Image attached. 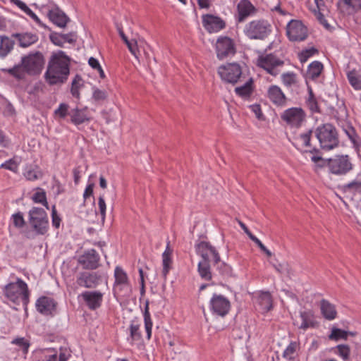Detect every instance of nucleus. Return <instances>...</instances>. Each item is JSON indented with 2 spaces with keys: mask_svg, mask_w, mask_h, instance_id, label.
<instances>
[{
  "mask_svg": "<svg viewBox=\"0 0 361 361\" xmlns=\"http://www.w3.org/2000/svg\"><path fill=\"white\" fill-rule=\"evenodd\" d=\"M252 84L253 80L252 78H250L243 85L235 87V92L236 93V94L241 97L242 98L247 99L251 96L252 93Z\"/></svg>",
  "mask_w": 361,
  "mask_h": 361,
  "instance_id": "29",
  "label": "nucleus"
},
{
  "mask_svg": "<svg viewBox=\"0 0 361 361\" xmlns=\"http://www.w3.org/2000/svg\"><path fill=\"white\" fill-rule=\"evenodd\" d=\"M130 336L128 338V341L133 345L135 341H139L142 338V334L140 331V324L132 321L129 326Z\"/></svg>",
  "mask_w": 361,
  "mask_h": 361,
  "instance_id": "32",
  "label": "nucleus"
},
{
  "mask_svg": "<svg viewBox=\"0 0 361 361\" xmlns=\"http://www.w3.org/2000/svg\"><path fill=\"white\" fill-rule=\"evenodd\" d=\"M71 357L70 351L66 348H60V353L59 355V361H68Z\"/></svg>",
  "mask_w": 361,
  "mask_h": 361,
  "instance_id": "62",
  "label": "nucleus"
},
{
  "mask_svg": "<svg viewBox=\"0 0 361 361\" xmlns=\"http://www.w3.org/2000/svg\"><path fill=\"white\" fill-rule=\"evenodd\" d=\"M281 118L292 127L293 126V107L284 111L281 116Z\"/></svg>",
  "mask_w": 361,
  "mask_h": 361,
  "instance_id": "47",
  "label": "nucleus"
},
{
  "mask_svg": "<svg viewBox=\"0 0 361 361\" xmlns=\"http://www.w3.org/2000/svg\"><path fill=\"white\" fill-rule=\"evenodd\" d=\"M283 61L281 60L276 54L261 55L257 59V66L274 76H276L279 74V71L276 68L283 65Z\"/></svg>",
  "mask_w": 361,
  "mask_h": 361,
  "instance_id": "10",
  "label": "nucleus"
},
{
  "mask_svg": "<svg viewBox=\"0 0 361 361\" xmlns=\"http://www.w3.org/2000/svg\"><path fill=\"white\" fill-rule=\"evenodd\" d=\"M24 176L27 180L33 181L40 178L42 176V173L37 169H30L26 170Z\"/></svg>",
  "mask_w": 361,
  "mask_h": 361,
  "instance_id": "46",
  "label": "nucleus"
},
{
  "mask_svg": "<svg viewBox=\"0 0 361 361\" xmlns=\"http://www.w3.org/2000/svg\"><path fill=\"white\" fill-rule=\"evenodd\" d=\"M11 2L16 5L19 8H20L23 11H24L27 16H29L39 26L48 28V27L44 25L40 19L37 17V16L26 5L25 3L23 2L20 0H10Z\"/></svg>",
  "mask_w": 361,
  "mask_h": 361,
  "instance_id": "27",
  "label": "nucleus"
},
{
  "mask_svg": "<svg viewBox=\"0 0 361 361\" xmlns=\"http://www.w3.org/2000/svg\"><path fill=\"white\" fill-rule=\"evenodd\" d=\"M98 206L99 209L102 221H104L106 216V203L103 195H100L98 198Z\"/></svg>",
  "mask_w": 361,
  "mask_h": 361,
  "instance_id": "54",
  "label": "nucleus"
},
{
  "mask_svg": "<svg viewBox=\"0 0 361 361\" xmlns=\"http://www.w3.org/2000/svg\"><path fill=\"white\" fill-rule=\"evenodd\" d=\"M258 300L264 311L268 312L272 308V299L269 292L262 293L259 296Z\"/></svg>",
  "mask_w": 361,
  "mask_h": 361,
  "instance_id": "36",
  "label": "nucleus"
},
{
  "mask_svg": "<svg viewBox=\"0 0 361 361\" xmlns=\"http://www.w3.org/2000/svg\"><path fill=\"white\" fill-rule=\"evenodd\" d=\"M115 288L120 290L129 286V281L126 272H114Z\"/></svg>",
  "mask_w": 361,
  "mask_h": 361,
  "instance_id": "33",
  "label": "nucleus"
},
{
  "mask_svg": "<svg viewBox=\"0 0 361 361\" xmlns=\"http://www.w3.org/2000/svg\"><path fill=\"white\" fill-rule=\"evenodd\" d=\"M99 281L96 272H82L78 278V284L85 288L95 287Z\"/></svg>",
  "mask_w": 361,
  "mask_h": 361,
  "instance_id": "21",
  "label": "nucleus"
},
{
  "mask_svg": "<svg viewBox=\"0 0 361 361\" xmlns=\"http://www.w3.org/2000/svg\"><path fill=\"white\" fill-rule=\"evenodd\" d=\"M202 23L209 32H219L226 26L225 22L221 18L210 14L203 16Z\"/></svg>",
  "mask_w": 361,
  "mask_h": 361,
  "instance_id": "17",
  "label": "nucleus"
},
{
  "mask_svg": "<svg viewBox=\"0 0 361 361\" xmlns=\"http://www.w3.org/2000/svg\"><path fill=\"white\" fill-rule=\"evenodd\" d=\"M82 85H83L82 78L80 75L77 74L72 81L71 90V94L74 97L79 98V97H80L79 89Z\"/></svg>",
  "mask_w": 361,
  "mask_h": 361,
  "instance_id": "41",
  "label": "nucleus"
},
{
  "mask_svg": "<svg viewBox=\"0 0 361 361\" xmlns=\"http://www.w3.org/2000/svg\"><path fill=\"white\" fill-rule=\"evenodd\" d=\"M13 225L17 228H23L25 224L23 214L18 212L13 216Z\"/></svg>",
  "mask_w": 361,
  "mask_h": 361,
  "instance_id": "53",
  "label": "nucleus"
},
{
  "mask_svg": "<svg viewBox=\"0 0 361 361\" xmlns=\"http://www.w3.org/2000/svg\"><path fill=\"white\" fill-rule=\"evenodd\" d=\"M293 19L290 20L288 23V24L286 25V36L288 37L289 40L291 41V42L293 41Z\"/></svg>",
  "mask_w": 361,
  "mask_h": 361,
  "instance_id": "61",
  "label": "nucleus"
},
{
  "mask_svg": "<svg viewBox=\"0 0 361 361\" xmlns=\"http://www.w3.org/2000/svg\"><path fill=\"white\" fill-rule=\"evenodd\" d=\"M293 353V343L290 342L287 348L284 350L283 356L286 358L292 359L291 355Z\"/></svg>",
  "mask_w": 361,
  "mask_h": 361,
  "instance_id": "64",
  "label": "nucleus"
},
{
  "mask_svg": "<svg viewBox=\"0 0 361 361\" xmlns=\"http://www.w3.org/2000/svg\"><path fill=\"white\" fill-rule=\"evenodd\" d=\"M320 309L323 317L327 320H333L336 317L337 312L335 306L328 300L322 299L320 302Z\"/></svg>",
  "mask_w": 361,
  "mask_h": 361,
  "instance_id": "25",
  "label": "nucleus"
},
{
  "mask_svg": "<svg viewBox=\"0 0 361 361\" xmlns=\"http://www.w3.org/2000/svg\"><path fill=\"white\" fill-rule=\"evenodd\" d=\"M345 133H346L348 137L353 144V146L356 149H359L361 147V139L359 135L357 134L355 128L351 126H348L345 129H344Z\"/></svg>",
  "mask_w": 361,
  "mask_h": 361,
  "instance_id": "35",
  "label": "nucleus"
},
{
  "mask_svg": "<svg viewBox=\"0 0 361 361\" xmlns=\"http://www.w3.org/2000/svg\"><path fill=\"white\" fill-rule=\"evenodd\" d=\"M244 32L251 39L263 40L271 32V25L267 20H254L245 25Z\"/></svg>",
  "mask_w": 361,
  "mask_h": 361,
  "instance_id": "6",
  "label": "nucleus"
},
{
  "mask_svg": "<svg viewBox=\"0 0 361 361\" xmlns=\"http://www.w3.org/2000/svg\"><path fill=\"white\" fill-rule=\"evenodd\" d=\"M56 303L55 300L49 297L42 296L36 301L37 310L44 315L51 314L56 308Z\"/></svg>",
  "mask_w": 361,
  "mask_h": 361,
  "instance_id": "18",
  "label": "nucleus"
},
{
  "mask_svg": "<svg viewBox=\"0 0 361 361\" xmlns=\"http://www.w3.org/2000/svg\"><path fill=\"white\" fill-rule=\"evenodd\" d=\"M145 328L147 334V338L149 340L152 336V322L149 312L148 305H146L144 312Z\"/></svg>",
  "mask_w": 361,
  "mask_h": 361,
  "instance_id": "42",
  "label": "nucleus"
},
{
  "mask_svg": "<svg viewBox=\"0 0 361 361\" xmlns=\"http://www.w3.org/2000/svg\"><path fill=\"white\" fill-rule=\"evenodd\" d=\"M315 16L318 21L322 24L326 30H331V25L328 23L327 20L325 19L324 16L320 11H314Z\"/></svg>",
  "mask_w": 361,
  "mask_h": 361,
  "instance_id": "57",
  "label": "nucleus"
},
{
  "mask_svg": "<svg viewBox=\"0 0 361 361\" xmlns=\"http://www.w3.org/2000/svg\"><path fill=\"white\" fill-rule=\"evenodd\" d=\"M12 344H14L18 347L19 350H22L23 354L26 355L28 352L30 346V341L25 338H16L11 341Z\"/></svg>",
  "mask_w": 361,
  "mask_h": 361,
  "instance_id": "40",
  "label": "nucleus"
},
{
  "mask_svg": "<svg viewBox=\"0 0 361 361\" xmlns=\"http://www.w3.org/2000/svg\"><path fill=\"white\" fill-rule=\"evenodd\" d=\"M63 43L75 44L77 41V35L75 32H71L67 34H62Z\"/></svg>",
  "mask_w": 361,
  "mask_h": 361,
  "instance_id": "56",
  "label": "nucleus"
},
{
  "mask_svg": "<svg viewBox=\"0 0 361 361\" xmlns=\"http://www.w3.org/2000/svg\"><path fill=\"white\" fill-rule=\"evenodd\" d=\"M306 103H307L308 108L312 113H314V112L319 113L320 112L317 99L307 100Z\"/></svg>",
  "mask_w": 361,
  "mask_h": 361,
  "instance_id": "59",
  "label": "nucleus"
},
{
  "mask_svg": "<svg viewBox=\"0 0 361 361\" xmlns=\"http://www.w3.org/2000/svg\"><path fill=\"white\" fill-rule=\"evenodd\" d=\"M308 36L307 28L300 20H295V41H304Z\"/></svg>",
  "mask_w": 361,
  "mask_h": 361,
  "instance_id": "31",
  "label": "nucleus"
},
{
  "mask_svg": "<svg viewBox=\"0 0 361 361\" xmlns=\"http://www.w3.org/2000/svg\"><path fill=\"white\" fill-rule=\"evenodd\" d=\"M282 81L286 86L290 87L293 83V73H287L282 75Z\"/></svg>",
  "mask_w": 361,
  "mask_h": 361,
  "instance_id": "58",
  "label": "nucleus"
},
{
  "mask_svg": "<svg viewBox=\"0 0 361 361\" xmlns=\"http://www.w3.org/2000/svg\"><path fill=\"white\" fill-rule=\"evenodd\" d=\"M256 8L249 0H240L237 5L236 20L238 23L244 22L249 16L254 15Z\"/></svg>",
  "mask_w": 361,
  "mask_h": 361,
  "instance_id": "15",
  "label": "nucleus"
},
{
  "mask_svg": "<svg viewBox=\"0 0 361 361\" xmlns=\"http://www.w3.org/2000/svg\"><path fill=\"white\" fill-rule=\"evenodd\" d=\"M218 74L224 82L235 84L242 75V68L237 63H227L219 67Z\"/></svg>",
  "mask_w": 361,
  "mask_h": 361,
  "instance_id": "9",
  "label": "nucleus"
},
{
  "mask_svg": "<svg viewBox=\"0 0 361 361\" xmlns=\"http://www.w3.org/2000/svg\"><path fill=\"white\" fill-rule=\"evenodd\" d=\"M37 192L32 197V200L35 203H40L49 209V205L47 200V195L44 189L41 188H36Z\"/></svg>",
  "mask_w": 361,
  "mask_h": 361,
  "instance_id": "37",
  "label": "nucleus"
},
{
  "mask_svg": "<svg viewBox=\"0 0 361 361\" xmlns=\"http://www.w3.org/2000/svg\"><path fill=\"white\" fill-rule=\"evenodd\" d=\"M300 317L302 320L298 328L300 329L306 330L309 328H315L318 323L315 319L314 312L311 310H306L300 312Z\"/></svg>",
  "mask_w": 361,
  "mask_h": 361,
  "instance_id": "20",
  "label": "nucleus"
},
{
  "mask_svg": "<svg viewBox=\"0 0 361 361\" xmlns=\"http://www.w3.org/2000/svg\"><path fill=\"white\" fill-rule=\"evenodd\" d=\"M49 20L59 27H65L70 19L66 14L58 7L52 8L48 12Z\"/></svg>",
  "mask_w": 361,
  "mask_h": 361,
  "instance_id": "19",
  "label": "nucleus"
},
{
  "mask_svg": "<svg viewBox=\"0 0 361 361\" xmlns=\"http://www.w3.org/2000/svg\"><path fill=\"white\" fill-rule=\"evenodd\" d=\"M69 106L67 104L61 103L59 104L58 109L54 111L55 117H59L61 119L65 118L68 115H69L68 112Z\"/></svg>",
  "mask_w": 361,
  "mask_h": 361,
  "instance_id": "45",
  "label": "nucleus"
},
{
  "mask_svg": "<svg viewBox=\"0 0 361 361\" xmlns=\"http://www.w3.org/2000/svg\"><path fill=\"white\" fill-rule=\"evenodd\" d=\"M336 353L345 360H347L350 355V348L347 345H338L336 346Z\"/></svg>",
  "mask_w": 361,
  "mask_h": 361,
  "instance_id": "49",
  "label": "nucleus"
},
{
  "mask_svg": "<svg viewBox=\"0 0 361 361\" xmlns=\"http://www.w3.org/2000/svg\"><path fill=\"white\" fill-rule=\"evenodd\" d=\"M0 57L5 58L13 49L15 41L6 35L0 36Z\"/></svg>",
  "mask_w": 361,
  "mask_h": 361,
  "instance_id": "28",
  "label": "nucleus"
},
{
  "mask_svg": "<svg viewBox=\"0 0 361 361\" xmlns=\"http://www.w3.org/2000/svg\"><path fill=\"white\" fill-rule=\"evenodd\" d=\"M348 336V331L338 329L332 328L331 333L329 336L330 340L338 341L340 339H346Z\"/></svg>",
  "mask_w": 361,
  "mask_h": 361,
  "instance_id": "44",
  "label": "nucleus"
},
{
  "mask_svg": "<svg viewBox=\"0 0 361 361\" xmlns=\"http://www.w3.org/2000/svg\"><path fill=\"white\" fill-rule=\"evenodd\" d=\"M327 166L329 171L336 175H345L353 169L348 155H336L329 159Z\"/></svg>",
  "mask_w": 361,
  "mask_h": 361,
  "instance_id": "8",
  "label": "nucleus"
},
{
  "mask_svg": "<svg viewBox=\"0 0 361 361\" xmlns=\"http://www.w3.org/2000/svg\"><path fill=\"white\" fill-rule=\"evenodd\" d=\"M70 58L63 51L53 52L47 65L44 78L50 85L63 84L70 74Z\"/></svg>",
  "mask_w": 361,
  "mask_h": 361,
  "instance_id": "2",
  "label": "nucleus"
},
{
  "mask_svg": "<svg viewBox=\"0 0 361 361\" xmlns=\"http://www.w3.org/2000/svg\"><path fill=\"white\" fill-rule=\"evenodd\" d=\"M5 297L15 304L22 302L26 308L29 302L30 292L27 284L21 279H17L5 286L4 290Z\"/></svg>",
  "mask_w": 361,
  "mask_h": 361,
  "instance_id": "4",
  "label": "nucleus"
},
{
  "mask_svg": "<svg viewBox=\"0 0 361 361\" xmlns=\"http://www.w3.org/2000/svg\"><path fill=\"white\" fill-rule=\"evenodd\" d=\"M347 78L350 85L355 90H361V74L353 70L347 73Z\"/></svg>",
  "mask_w": 361,
  "mask_h": 361,
  "instance_id": "34",
  "label": "nucleus"
},
{
  "mask_svg": "<svg viewBox=\"0 0 361 361\" xmlns=\"http://www.w3.org/2000/svg\"><path fill=\"white\" fill-rule=\"evenodd\" d=\"M315 136L318 139L322 149L329 151L338 147L339 138L336 127L331 123H324L315 130Z\"/></svg>",
  "mask_w": 361,
  "mask_h": 361,
  "instance_id": "5",
  "label": "nucleus"
},
{
  "mask_svg": "<svg viewBox=\"0 0 361 361\" xmlns=\"http://www.w3.org/2000/svg\"><path fill=\"white\" fill-rule=\"evenodd\" d=\"M51 218H52L53 226L55 227L56 228H59L60 226L61 219L59 216V215H58V214H57V211L56 209L55 205L52 206Z\"/></svg>",
  "mask_w": 361,
  "mask_h": 361,
  "instance_id": "55",
  "label": "nucleus"
},
{
  "mask_svg": "<svg viewBox=\"0 0 361 361\" xmlns=\"http://www.w3.org/2000/svg\"><path fill=\"white\" fill-rule=\"evenodd\" d=\"M305 113L301 108L295 107V127H300L305 118Z\"/></svg>",
  "mask_w": 361,
  "mask_h": 361,
  "instance_id": "48",
  "label": "nucleus"
},
{
  "mask_svg": "<svg viewBox=\"0 0 361 361\" xmlns=\"http://www.w3.org/2000/svg\"><path fill=\"white\" fill-rule=\"evenodd\" d=\"M30 224L34 231L40 235L45 234L49 228V221L46 211L39 207H33L29 212Z\"/></svg>",
  "mask_w": 361,
  "mask_h": 361,
  "instance_id": "7",
  "label": "nucleus"
},
{
  "mask_svg": "<svg viewBox=\"0 0 361 361\" xmlns=\"http://www.w3.org/2000/svg\"><path fill=\"white\" fill-rule=\"evenodd\" d=\"M231 304L227 298L214 293L209 302V309L213 314L220 317L226 316L230 310Z\"/></svg>",
  "mask_w": 361,
  "mask_h": 361,
  "instance_id": "11",
  "label": "nucleus"
},
{
  "mask_svg": "<svg viewBox=\"0 0 361 361\" xmlns=\"http://www.w3.org/2000/svg\"><path fill=\"white\" fill-rule=\"evenodd\" d=\"M341 2L355 11L361 10V0H339L337 5L339 6Z\"/></svg>",
  "mask_w": 361,
  "mask_h": 361,
  "instance_id": "50",
  "label": "nucleus"
},
{
  "mask_svg": "<svg viewBox=\"0 0 361 361\" xmlns=\"http://www.w3.org/2000/svg\"><path fill=\"white\" fill-rule=\"evenodd\" d=\"M268 98L277 106H284L286 102V97L281 88L276 85H271L267 91Z\"/></svg>",
  "mask_w": 361,
  "mask_h": 361,
  "instance_id": "23",
  "label": "nucleus"
},
{
  "mask_svg": "<svg viewBox=\"0 0 361 361\" xmlns=\"http://www.w3.org/2000/svg\"><path fill=\"white\" fill-rule=\"evenodd\" d=\"M195 250L202 258L198 262L197 271H210L212 267L222 271L231 269L230 265L221 260L218 251L209 242L200 241L197 243Z\"/></svg>",
  "mask_w": 361,
  "mask_h": 361,
  "instance_id": "3",
  "label": "nucleus"
},
{
  "mask_svg": "<svg viewBox=\"0 0 361 361\" xmlns=\"http://www.w3.org/2000/svg\"><path fill=\"white\" fill-rule=\"evenodd\" d=\"M312 130H309L306 133L301 134L298 138L297 145L301 147H311L310 140L312 136Z\"/></svg>",
  "mask_w": 361,
  "mask_h": 361,
  "instance_id": "43",
  "label": "nucleus"
},
{
  "mask_svg": "<svg viewBox=\"0 0 361 361\" xmlns=\"http://www.w3.org/2000/svg\"><path fill=\"white\" fill-rule=\"evenodd\" d=\"M319 50L315 47H311L309 49H305L302 51L299 52L298 57L301 63L306 62L310 57L317 54Z\"/></svg>",
  "mask_w": 361,
  "mask_h": 361,
  "instance_id": "39",
  "label": "nucleus"
},
{
  "mask_svg": "<svg viewBox=\"0 0 361 361\" xmlns=\"http://www.w3.org/2000/svg\"><path fill=\"white\" fill-rule=\"evenodd\" d=\"M71 121L75 126H79L90 121V117L87 113V108L72 109L69 114Z\"/></svg>",
  "mask_w": 361,
  "mask_h": 361,
  "instance_id": "22",
  "label": "nucleus"
},
{
  "mask_svg": "<svg viewBox=\"0 0 361 361\" xmlns=\"http://www.w3.org/2000/svg\"><path fill=\"white\" fill-rule=\"evenodd\" d=\"M94 183H90V184H88L87 185V187H86V188L85 190L84 194H83L84 200H83L82 205H85V200H86L87 198H88L89 197L93 195V188H94Z\"/></svg>",
  "mask_w": 361,
  "mask_h": 361,
  "instance_id": "60",
  "label": "nucleus"
},
{
  "mask_svg": "<svg viewBox=\"0 0 361 361\" xmlns=\"http://www.w3.org/2000/svg\"><path fill=\"white\" fill-rule=\"evenodd\" d=\"M45 58L39 51H31L21 58L20 62L10 68L2 69L18 80L25 78L26 75H39L44 66Z\"/></svg>",
  "mask_w": 361,
  "mask_h": 361,
  "instance_id": "1",
  "label": "nucleus"
},
{
  "mask_svg": "<svg viewBox=\"0 0 361 361\" xmlns=\"http://www.w3.org/2000/svg\"><path fill=\"white\" fill-rule=\"evenodd\" d=\"M79 297H81L86 305L91 310L98 309L102 302L103 295L99 291H85Z\"/></svg>",
  "mask_w": 361,
  "mask_h": 361,
  "instance_id": "16",
  "label": "nucleus"
},
{
  "mask_svg": "<svg viewBox=\"0 0 361 361\" xmlns=\"http://www.w3.org/2000/svg\"><path fill=\"white\" fill-rule=\"evenodd\" d=\"M99 256L95 250L91 249L80 256L78 263L85 269H96L99 266Z\"/></svg>",
  "mask_w": 361,
  "mask_h": 361,
  "instance_id": "13",
  "label": "nucleus"
},
{
  "mask_svg": "<svg viewBox=\"0 0 361 361\" xmlns=\"http://www.w3.org/2000/svg\"><path fill=\"white\" fill-rule=\"evenodd\" d=\"M50 41L55 45L63 47L64 45L62 34L53 32L49 35Z\"/></svg>",
  "mask_w": 361,
  "mask_h": 361,
  "instance_id": "51",
  "label": "nucleus"
},
{
  "mask_svg": "<svg viewBox=\"0 0 361 361\" xmlns=\"http://www.w3.org/2000/svg\"><path fill=\"white\" fill-rule=\"evenodd\" d=\"M11 37L16 40L17 44L21 48H27L36 44L39 37L32 32H16L11 35Z\"/></svg>",
  "mask_w": 361,
  "mask_h": 361,
  "instance_id": "14",
  "label": "nucleus"
},
{
  "mask_svg": "<svg viewBox=\"0 0 361 361\" xmlns=\"http://www.w3.org/2000/svg\"><path fill=\"white\" fill-rule=\"evenodd\" d=\"M118 31L120 37L123 39V41L125 42V44L127 45L129 51L131 52V54L135 57L138 58L137 54L139 53L138 49H137V42L134 39L129 40L127 37V36L125 35L123 30L121 27H118Z\"/></svg>",
  "mask_w": 361,
  "mask_h": 361,
  "instance_id": "30",
  "label": "nucleus"
},
{
  "mask_svg": "<svg viewBox=\"0 0 361 361\" xmlns=\"http://www.w3.org/2000/svg\"><path fill=\"white\" fill-rule=\"evenodd\" d=\"M15 114L16 110L13 106L11 103L7 104L4 110V115L5 116H13Z\"/></svg>",
  "mask_w": 361,
  "mask_h": 361,
  "instance_id": "63",
  "label": "nucleus"
},
{
  "mask_svg": "<svg viewBox=\"0 0 361 361\" xmlns=\"http://www.w3.org/2000/svg\"><path fill=\"white\" fill-rule=\"evenodd\" d=\"M323 71V63L319 61H314L309 64L305 74V78L306 80L315 81L320 76Z\"/></svg>",
  "mask_w": 361,
  "mask_h": 361,
  "instance_id": "24",
  "label": "nucleus"
},
{
  "mask_svg": "<svg viewBox=\"0 0 361 361\" xmlns=\"http://www.w3.org/2000/svg\"><path fill=\"white\" fill-rule=\"evenodd\" d=\"M92 98L95 101H104L107 98V92L99 88H93Z\"/></svg>",
  "mask_w": 361,
  "mask_h": 361,
  "instance_id": "52",
  "label": "nucleus"
},
{
  "mask_svg": "<svg viewBox=\"0 0 361 361\" xmlns=\"http://www.w3.org/2000/svg\"><path fill=\"white\" fill-rule=\"evenodd\" d=\"M172 250L169 248V242L167 243L166 248L162 255L163 271H169L171 269L172 259H171Z\"/></svg>",
  "mask_w": 361,
  "mask_h": 361,
  "instance_id": "38",
  "label": "nucleus"
},
{
  "mask_svg": "<svg viewBox=\"0 0 361 361\" xmlns=\"http://www.w3.org/2000/svg\"><path fill=\"white\" fill-rule=\"evenodd\" d=\"M217 58L223 60L225 58L235 54V47L233 41L228 37L218 38L216 44Z\"/></svg>",
  "mask_w": 361,
  "mask_h": 361,
  "instance_id": "12",
  "label": "nucleus"
},
{
  "mask_svg": "<svg viewBox=\"0 0 361 361\" xmlns=\"http://www.w3.org/2000/svg\"><path fill=\"white\" fill-rule=\"evenodd\" d=\"M343 191L348 195L357 196L361 200V180H354L342 187Z\"/></svg>",
  "mask_w": 361,
  "mask_h": 361,
  "instance_id": "26",
  "label": "nucleus"
}]
</instances>
